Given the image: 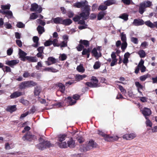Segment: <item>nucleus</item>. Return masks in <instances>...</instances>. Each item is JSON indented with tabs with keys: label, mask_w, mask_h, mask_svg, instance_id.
Masks as SVG:
<instances>
[{
	"label": "nucleus",
	"mask_w": 157,
	"mask_h": 157,
	"mask_svg": "<svg viewBox=\"0 0 157 157\" xmlns=\"http://www.w3.org/2000/svg\"><path fill=\"white\" fill-rule=\"evenodd\" d=\"M73 6L78 8H81L82 12L80 13V16L84 19H87L90 14V8L86 1L78 2L74 4Z\"/></svg>",
	"instance_id": "1"
},
{
	"label": "nucleus",
	"mask_w": 157,
	"mask_h": 157,
	"mask_svg": "<svg viewBox=\"0 0 157 157\" xmlns=\"http://www.w3.org/2000/svg\"><path fill=\"white\" fill-rule=\"evenodd\" d=\"M39 140L40 143L36 145V147L40 150H43L52 146L49 141H45L41 138H40Z\"/></svg>",
	"instance_id": "2"
},
{
	"label": "nucleus",
	"mask_w": 157,
	"mask_h": 157,
	"mask_svg": "<svg viewBox=\"0 0 157 157\" xmlns=\"http://www.w3.org/2000/svg\"><path fill=\"white\" fill-rule=\"evenodd\" d=\"M96 143L94 141L90 140L85 146L80 147V151L81 152L86 151L94 147H96Z\"/></svg>",
	"instance_id": "3"
},
{
	"label": "nucleus",
	"mask_w": 157,
	"mask_h": 157,
	"mask_svg": "<svg viewBox=\"0 0 157 157\" xmlns=\"http://www.w3.org/2000/svg\"><path fill=\"white\" fill-rule=\"evenodd\" d=\"M36 83L35 82L32 81H24L21 82L19 86V88L21 89H24L31 87L36 85Z\"/></svg>",
	"instance_id": "4"
},
{
	"label": "nucleus",
	"mask_w": 157,
	"mask_h": 157,
	"mask_svg": "<svg viewBox=\"0 0 157 157\" xmlns=\"http://www.w3.org/2000/svg\"><path fill=\"white\" fill-rule=\"evenodd\" d=\"M98 82V81L96 78L94 76H92L90 80V82H86L85 84L90 87H97L99 86Z\"/></svg>",
	"instance_id": "5"
},
{
	"label": "nucleus",
	"mask_w": 157,
	"mask_h": 157,
	"mask_svg": "<svg viewBox=\"0 0 157 157\" xmlns=\"http://www.w3.org/2000/svg\"><path fill=\"white\" fill-rule=\"evenodd\" d=\"M23 140H27L29 142L35 141L36 140V136L32 134L30 132H28L22 138Z\"/></svg>",
	"instance_id": "6"
},
{
	"label": "nucleus",
	"mask_w": 157,
	"mask_h": 157,
	"mask_svg": "<svg viewBox=\"0 0 157 157\" xmlns=\"http://www.w3.org/2000/svg\"><path fill=\"white\" fill-rule=\"evenodd\" d=\"M30 10L32 11H36L39 13H40L42 10V7L39 6L36 3H34L31 4Z\"/></svg>",
	"instance_id": "7"
},
{
	"label": "nucleus",
	"mask_w": 157,
	"mask_h": 157,
	"mask_svg": "<svg viewBox=\"0 0 157 157\" xmlns=\"http://www.w3.org/2000/svg\"><path fill=\"white\" fill-rule=\"evenodd\" d=\"M92 53L97 59H98L101 56V53L99 48H98L97 49L94 48L92 51Z\"/></svg>",
	"instance_id": "8"
},
{
	"label": "nucleus",
	"mask_w": 157,
	"mask_h": 157,
	"mask_svg": "<svg viewBox=\"0 0 157 157\" xmlns=\"http://www.w3.org/2000/svg\"><path fill=\"white\" fill-rule=\"evenodd\" d=\"M79 97L80 96L79 95L76 94L73 95V99L70 97H68L67 98L68 100V102L69 103V104L70 105L75 104L76 103V100L78 99Z\"/></svg>",
	"instance_id": "9"
},
{
	"label": "nucleus",
	"mask_w": 157,
	"mask_h": 157,
	"mask_svg": "<svg viewBox=\"0 0 157 157\" xmlns=\"http://www.w3.org/2000/svg\"><path fill=\"white\" fill-rule=\"evenodd\" d=\"M19 61L18 59H14L11 60H7L6 61V64L10 66L12 68L19 63Z\"/></svg>",
	"instance_id": "10"
},
{
	"label": "nucleus",
	"mask_w": 157,
	"mask_h": 157,
	"mask_svg": "<svg viewBox=\"0 0 157 157\" xmlns=\"http://www.w3.org/2000/svg\"><path fill=\"white\" fill-rule=\"evenodd\" d=\"M135 85L136 87L138 92L141 95L143 96V94L142 92L141 91V90H144V87L138 82H135Z\"/></svg>",
	"instance_id": "11"
},
{
	"label": "nucleus",
	"mask_w": 157,
	"mask_h": 157,
	"mask_svg": "<svg viewBox=\"0 0 157 157\" xmlns=\"http://www.w3.org/2000/svg\"><path fill=\"white\" fill-rule=\"evenodd\" d=\"M141 111L142 114L145 116V118L147 117V116H149L151 113V110L148 108L144 107Z\"/></svg>",
	"instance_id": "12"
},
{
	"label": "nucleus",
	"mask_w": 157,
	"mask_h": 157,
	"mask_svg": "<svg viewBox=\"0 0 157 157\" xmlns=\"http://www.w3.org/2000/svg\"><path fill=\"white\" fill-rule=\"evenodd\" d=\"M132 24L134 26H138L144 25V22L142 19H134Z\"/></svg>",
	"instance_id": "13"
},
{
	"label": "nucleus",
	"mask_w": 157,
	"mask_h": 157,
	"mask_svg": "<svg viewBox=\"0 0 157 157\" xmlns=\"http://www.w3.org/2000/svg\"><path fill=\"white\" fill-rule=\"evenodd\" d=\"M0 13H2L3 14H5L6 16L8 19L11 18L13 17L12 13L10 10L3 11L2 10H0Z\"/></svg>",
	"instance_id": "14"
},
{
	"label": "nucleus",
	"mask_w": 157,
	"mask_h": 157,
	"mask_svg": "<svg viewBox=\"0 0 157 157\" xmlns=\"http://www.w3.org/2000/svg\"><path fill=\"white\" fill-rule=\"evenodd\" d=\"M19 55L21 60L25 61L26 59V56L27 54L20 48L19 49Z\"/></svg>",
	"instance_id": "15"
},
{
	"label": "nucleus",
	"mask_w": 157,
	"mask_h": 157,
	"mask_svg": "<svg viewBox=\"0 0 157 157\" xmlns=\"http://www.w3.org/2000/svg\"><path fill=\"white\" fill-rule=\"evenodd\" d=\"M112 61L110 63L111 67L117 64V59L116 58V55L115 52H113L111 54Z\"/></svg>",
	"instance_id": "16"
},
{
	"label": "nucleus",
	"mask_w": 157,
	"mask_h": 157,
	"mask_svg": "<svg viewBox=\"0 0 157 157\" xmlns=\"http://www.w3.org/2000/svg\"><path fill=\"white\" fill-rule=\"evenodd\" d=\"M136 136V135L135 133H131L130 134H126L123 136V138L127 140H131Z\"/></svg>",
	"instance_id": "17"
},
{
	"label": "nucleus",
	"mask_w": 157,
	"mask_h": 157,
	"mask_svg": "<svg viewBox=\"0 0 157 157\" xmlns=\"http://www.w3.org/2000/svg\"><path fill=\"white\" fill-rule=\"evenodd\" d=\"M72 22V21L69 18L65 19H63L62 24L65 26H68L70 25Z\"/></svg>",
	"instance_id": "18"
},
{
	"label": "nucleus",
	"mask_w": 157,
	"mask_h": 157,
	"mask_svg": "<svg viewBox=\"0 0 157 157\" xmlns=\"http://www.w3.org/2000/svg\"><path fill=\"white\" fill-rule=\"evenodd\" d=\"M67 147L71 148L74 147L75 146V142L72 138L70 139L67 142Z\"/></svg>",
	"instance_id": "19"
},
{
	"label": "nucleus",
	"mask_w": 157,
	"mask_h": 157,
	"mask_svg": "<svg viewBox=\"0 0 157 157\" xmlns=\"http://www.w3.org/2000/svg\"><path fill=\"white\" fill-rule=\"evenodd\" d=\"M144 61L141 59L139 63V66H140V70L141 72H144L145 71L146 67L144 65Z\"/></svg>",
	"instance_id": "20"
},
{
	"label": "nucleus",
	"mask_w": 157,
	"mask_h": 157,
	"mask_svg": "<svg viewBox=\"0 0 157 157\" xmlns=\"http://www.w3.org/2000/svg\"><path fill=\"white\" fill-rule=\"evenodd\" d=\"M106 140L107 141H111L113 140H117L119 137L117 136H110L108 135V136H107Z\"/></svg>",
	"instance_id": "21"
},
{
	"label": "nucleus",
	"mask_w": 157,
	"mask_h": 157,
	"mask_svg": "<svg viewBox=\"0 0 157 157\" xmlns=\"http://www.w3.org/2000/svg\"><path fill=\"white\" fill-rule=\"evenodd\" d=\"M63 18L61 17H57L55 18H52L54 23L56 24H61L62 23Z\"/></svg>",
	"instance_id": "22"
},
{
	"label": "nucleus",
	"mask_w": 157,
	"mask_h": 157,
	"mask_svg": "<svg viewBox=\"0 0 157 157\" xmlns=\"http://www.w3.org/2000/svg\"><path fill=\"white\" fill-rule=\"evenodd\" d=\"M21 95H22V93L21 92H20L16 91L12 94L10 95V97L11 98H14L18 97Z\"/></svg>",
	"instance_id": "23"
},
{
	"label": "nucleus",
	"mask_w": 157,
	"mask_h": 157,
	"mask_svg": "<svg viewBox=\"0 0 157 157\" xmlns=\"http://www.w3.org/2000/svg\"><path fill=\"white\" fill-rule=\"evenodd\" d=\"M146 8L144 6V4L142 3H141L139 5V11L140 14H142L145 11Z\"/></svg>",
	"instance_id": "24"
},
{
	"label": "nucleus",
	"mask_w": 157,
	"mask_h": 157,
	"mask_svg": "<svg viewBox=\"0 0 157 157\" xmlns=\"http://www.w3.org/2000/svg\"><path fill=\"white\" fill-rule=\"evenodd\" d=\"M56 86L59 88V90L62 93H63L65 90V86L64 85L61 83H58Z\"/></svg>",
	"instance_id": "25"
},
{
	"label": "nucleus",
	"mask_w": 157,
	"mask_h": 157,
	"mask_svg": "<svg viewBox=\"0 0 157 157\" xmlns=\"http://www.w3.org/2000/svg\"><path fill=\"white\" fill-rule=\"evenodd\" d=\"M43 71L52 72H56L58 71V70L52 67H48L44 68L43 69Z\"/></svg>",
	"instance_id": "26"
},
{
	"label": "nucleus",
	"mask_w": 157,
	"mask_h": 157,
	"mask_svg": "<svg viewBox=\"0 0 157 157\" xmlns=\"http://www.w3.org/2000/svg\"><path fill=\"white\" fill-rule=\"evenodd\" d=\"M26 59L29 62H36L37 61V59L36 57L26 56Z\"/></svg>",
	"instance_id": "27"
},
{
	"label": "nucleus",
	"mask_w": 157,
	"mask_h": 157,
	"mask_svg": "<svg viewBox=\"0 0 157 157\" xmlns=\"http://www.w3.org/2000/svg\"><path fill=\"white\" fill-rule=\"evenodd\" d=\"M116 2L115 0H107L104 2V4L107 6L115 4Z\"/></svg>",
	"instance_id": "28"
},
{
	"label": "nucleus",
	"mask_w": 157,
	"mask_h": 157,
	"mask_svg": "<svg viewBox=\"0 0 157 157\" xmlns=\"http://www.w3.org/2000/svg\"><path fill=\"white\" fill-rule=\"evenodd\" d=\"M15 105L8 106L6 109V110L10 112H13L16 110Z\"/></svg>",
	"instance_id": "29"
},
{
	"label": "nucleus",
	"mask_w": 157,
	"mask_h": 157,
	"mask_svg": "<svg viewBox=\"0 0 157 157\" xmlns=\"http://www.w3.org/2000/svg\"><path fill=\"white\" fill-rule=\"evenodd\" d=\"M57 144L61 148H65L67 147V143L65 141L58 142Z\"/></svg>",
	"instance_id": "30"
},
{
	"label": "nucleus",
	"mask_w": 157,
	"mask_h": 157,
	"mask_svg": "<svg viewBox=\"0 0 157 157\" xmlns=\"http://www.w3.org/2000/svg\"><path fill=\"white\" fill-rule=\"evenodd\" d=\"M33 42L35 43L34 44H33L32 45V46L36 48L37 47L38 45V41L39 40V38L36 36H35L33 37Z\"/></svg>",
	"instance_id": "31"
},
{
	"label": "nucleus",
	"mask_w": 157,
	"mask_h": 157,
	"mask_svg": "<svg viewBox=\"0 0 157 157\" xmlns=\"http://www.w3.org/2000/svg\"><path fill=\"white\" fill-rule=\"evenodd\" d=\"M105 14V12L103 11L100 12L98 15V19L99 20H101Z\"/></svg>",
	"instance_id": "32"
},
{
	"label": "nucleus",
	"mask_w": 157,
	"mask_h": 157,
	"mask_svg": "<svg viewBox=\"0 0 157 157\" xmlns=\"http://www.w3.org/2000/svg\"><path fill=\"white\" fill-rule=\"evenodd\" d=\"M67 136L65 135H59L58 136V140L60 142H62L65 140Z\"/></svg>",
	"instance_id": "33"
},
{
	"label": "nucleus",
	"mask_w": 157,
	"mask_h": 157,
	"mask_svg": "<svg viewBox=\"0 0 157 157\" xmlns=\"http://www.w3.org/2000/svg\"><path fill=\"white\" fill-rule=\"evenodd\" d=\"M41 91V89L40 87L36 86L35 88L34 93L35 95H39Z\"/></svg>",
	"instance_id": "34"
},
{
	"label": "nucleus",
	"mask_w": 157,
	"mask_h": 157,
	"mask_svg": "<svg viewBox=\"0 0 157 157\" xmlns=\"http://www.w3.org/2000/svg\"><path fill=\"white\" fill-rule=\"evenodd\" d=\"M144 24H145L147 26L151 28H153L155 27V25L154 24L152 23L150 21H145L144 22Z\"/></svg>",
	"instance_id": "35"
},
{
	"label": "nucleus",
	"mask_w": 157,
	"mask_h": 157,
	"mask_svg": "<svg viewBox=\"0 0 157 157\" xmlns=\"http://www.w3.org/2000/svg\"><path fill=\"white\" fill-rule=\"evenodd\" d=\"M79 43L82 44L84 45L86 47L89 46V42L86 40H81L79 41Z\"/></svg>",
	"instance_id": "36"
},
{
	"label": "nucleus",
	"mask_w": 157,
	"mask_h": 157,
	"mask_svg": "<svg viewBox=\"0 0 157 157\" xmlns=\"http://www.w3.org/2000/svg\"><path fill=\"white\" fill-rule=\"evenodd\" d=\"M150 76L151 75L149 74H146L141 76L140 78V79L141 81H145L147 78L150 77Z\"/></svg>",
	"instance_id": "37"
},
{
	"label": "nucleus",
	"mask_w": 157,
	"mask_h": 157,
	"mask_svg": "<svg viewBox=\"0 0 157 157\" xmlns=\"http://www.w3.org/2000/svg\"><path fill=\"white\" fill-rule=\"evenodd\" d=\"M37 30L40 34H41L44 31V28L40 25H39L37 27Z\"/></svg>",
	"instance_id": "38"
},
{
	"label": "nucleus",
	"mask_w": 157,
	"mask_h": 157,
	"mask_svg": "<svg viewBox=\"0 0 157 157\" xmlns=\"http://www.w3.org/2000/svg\"><path fill=\"white\" fill-rule=\"evenodd\" d=\"M13 147V146L9 143H6L5 144V149L7 150H10Z\"/></svg>",
	"instance_id": "39"
},
{
	"label": "nucleus",
	"mask_w": 157,
	"mask_h": 157,
	"mask_svg": "<svg viewBox=\"0 0 157 157\" xmlns=\"http://www.w3.org/2000/svg\"><path fill=\"white\" fill-rule=\"evenodd\" d=\"M10 4H8L6 5H2L1 8L2 9L1 10L5 11V10H9L10 7Z\"/></svg>",
	"instance_id": "40"
},
{
	"label": "nucleus",
	"mask_w": 157,
	"mask_h": 157,
	"mask_svg": "<svg viewBox=\"0 0 157 157\" xmlns=\"http://www.w3.org/2000/svg\"><path fill=\"white\" fill-rule=\"evenodd\" d=\"M142 3L144 6L145 8L149 7L152 5L151 2L150 1H146Z\"/></svg>",
	"instance_id": "41"
},
{
	"label": "nucleus",
	"mask_w": 157,
	"mask_h": 157,
	"mask_svg": "<svg viewBox=\"0 0 157 157\" xmlns=\"http://www.w3.org/2000/svg\"><path fill=\"white\" fill-rule=\"evenodd\" d=\"M86 77V75H77L76 76V79L77 80L80 81L82 80Z\"/></svg>",
	"instance_id": "42"
},
{
	"label": "nucleus",
	"mask_w": 157,
	"mask_h": 157,
	"mask_svg": "<svg viewBox=\"0 0 157 157\" xmlns=\"http://www.w3.org/2000/svg\"><path fill=\"white\" fill-rule=\"evenodd\" d=\"M82 18V19L86 20V19H84L82 17L80 16V13L79 15H77L73 18V19L75 21H78Z\"/></svg>",
	"instance_id": "43"
},
{
	"label": "nucleus",
	"mask_w": 157,
	"mask_h": 157,
	"mask_svg": "<svg viewBox=\"0 0 157 157\" xmlns=\"http://www.w3.org/2000/svg\"><path fill=\"white\" fill-rule=\"evenodd\" d=\"M128 15L126 13H123L119 16V17L120 18L123 19L124 20L126 21L128 20Z\"/></svg>",
	"instance_id": "44"
},
{
	"label": "nucleus",
	"mask_w": 157,
	"mask_h": 157,
	"mask_svg": "<svg viewBox=\"0 0 157 157\" xmlns=\"http://www.w3.org/2000/svg\"><path fill=\"white\" fill-rule=\"evenodd\" d=\"M138 54L141 58H144L146 56L145 52L143 50H140L138 52Z\"/></svg>",
	"instance_id": "45"
},
{
	"label": "nucleus",
	"mask_w": 157,
	"mask_h": 157,
	"mask_svg": "<svg viewBox=\"0 0 157 157\" xmlns=\"http://www.w3.org/2000/svg\"><path fill=\"white\" fill-rule=\"evenodd\" d=\"M52 44H53L54 47H59L60 44L58 43V40L56 39H54L53 40H52Z\"/></svg>",
	"instance_id": "46"
},
{
	"label": "nucleus",
	"mask_w": 157,
	"mask_h": 157,
	"mask_svg": "<svg viewBox=\"0 0 157 157\" xmlns=\"http://www.w3.org/2000/svg\"><path fill=\"white\" fill-rule=\"evenodd\" d=\"M38 17V15L36 13H32L30 15V19L31 20L35 19Z\"/></svg>",
	"instance_id": "47"
},
{
	"label": "nucleus",
	"mask_w": 157,
	"mask_h": 157,
	"mask_svg": "<svg viewBox=\"0 0 157 157\" xmlns=\"http://www.w3.org/2000/svg\"><path fill=\"white\" fill-rule=\"evenodd\" d=\"M120 36H121V40L122 42H126V35L124 34L123 33H121Z\"/></svg>",
	"instance_id": "48"
},
{
	"label": "nucleus",
	"mask_w": 157,
	"mask_h": 157,
	"mask_svg": "<svg viewBox=\"0 0 157 157\" xmlns=\"http://www.w3.org/2000/svg\"><path fill=\"white\" fill-rule=\"evenodd\" d=\"M127 46V44L126 42H123L121 44V48L123 52H124L125 49L126 48Z\"/></svg>",
	"instance_id": "49"
},
{
	"label": "nucleus",
	"mask_w": 157,
	"mask_h": 157,
	"mask_svg": "<svg viewBox=\"0 0 157 157\" xmlns=\"http://www.w3.org/2000/svg\"><path fill=\"white\" fill-rule=\"evenodd\" d=\"M107 8V6L105 4L100 5L98 8V10H104Z\"/></svg>",
	"instance_id": "50"
},
{
	"label": "nucleus",
	"mask_w": 157,
	"mask_h": 157,
	"mask_svg": "<svg viewBox=\"0 0 157 157\" xmlns=\"http://www.w3.org/2000/svg\"><path fill=\"white\" fill-rule=\"evenodd\" d=\"M145 118L146 119V123L147 126H149L150 127H151L152 126V123L151 121L147 117H146Z\"/></svg>",
	"instance_id": "51"
},
{
	"label": "nucleus",
	"mask_w": 157,
	"mask_h": 157,
	"mask_svg": "<svg viewBox=\"0 0 157 157\" xmlns=\"http://www.w3.org/2000/svg\"><path fill=\"white\" fill-rule=\"evenodd\" d=\"M75 138L80 143H82L84 140L83 138L80 135L76 136Z\"/></svg>",
	"instance_id": "52"
},
{
	"label": "nucleus",
	"mask_w": 157,
	"mask_h": 157,
	"mask_svg": "<svg viewBox=\"0 0 157 157\" xmlns=\"http://www.w3.org/2000/svg\"><path fill=\"white\" fill-rule=\"evenodd\" d=\"M2 69L4 72H10L11 71V69L10 67L7 66H4V67L2 68Z\"/></svg>",
	"instance_id": "53"
},
{
	"label": "nucleus",
	"mask_w": 157,
	"mask_h": 157,
	"mask_svg": "<svg viewBox=\"0 0 157 157\" xmlns=\"http://www.w3.org/2000/svg\"><path fill=\"white\" fill-rule=\"evenodd\" d=\"M100 63L99 61H97L94 65V69H98L100 67Z\"/></svg>",
	"instance_id": "54"
},
{
	"label": "nucleus",
	"mask_w": 157,
	"mask_h": 157,
	"mask_svg": "<svg viewBox=\"0 0 157 157\" xmlns=\"http://www.w3.org/2000/svg\"><path fill=\"white\" fill-rule=\"evenodd\" d=\"M48 60L52 63V64H54L56 62V59L52 57H49Z\"/></svg>",
	"instance_id": "55"
},
{
	"label": "nucleus",
	"mask_w": 157,
	"mask_h": 157,
	"mask_svg": "<svg viewBox=\"0 0 157 157\" xmlns=\"http://www.w3.org/2000/svg\"><path fill=\"white\" fill-rule=\"evenodd\" d=\"M90 51V50L89 48L87 49H84L82 52V55H85L87 54V53H89Z\"/></svg>",
	"instance_id": "56"
},
{
	"label": "nucleus",
	"mask_w": 157,
	"mask_h": 157,
	"mask_svg": "<svg viewBox=\"0 0 157 157\" xmlns=\"http://www.w3.org/2000/svg\"><path fill=\"white\" fill-rule=\"evenodd\" d=\"M67 58L66 55L64 54H61L59 56V59L62 60L63 61L65 60Z\"/></svg>",
	"instance_id": "57"
},
{
	"label": "nucleus",
	"mask_w": 157,
	"mask_h": 157,
	"mask_svg": "<svg viewBox=\"0 0 157 157\" xmlns=\"http://www.w3.org/2000/svg\"><path fill=\"white\" fill-rule=\"evenodd\" d=\"M4 26L7 29H11L12 27L11 24L8 22L5 23Z\"/></svg>",
	"instance_id": "58"
},
{
	"label": "nucleus",
	"mask_w": 157,
	"mask_h": 157,
	"mask_svg": "<svg viewBox=\"0 0 157 157\" xmlns=\"http://www.w3.org/2000/svg\"><path fill=\"white\" fill-rule=\"evenodd\" d=\"M98 134L99 135L101 136H102L104 137V139L105 140H106V139L107 137V136H108V135H107L105 134L103 132H102L101 131H99L98 132Z\"/></svg>",
	"instance_id": "59"
},
{
	"label": "nucleus",
	"mask_w": 157,
	"mask_h": 157,
	"mask_svg": "<svg viewBox=\"0 0 157 157\" xmlns=\"http://www.w3.org/2000/svg\"><path fill=\"white\" fill-rule=\"evenodd\" d=\"M16 25L19 28H23L25 26V25L21 22H17Z\"/></svg>",
	"instance_id": "60"
},
{
	"label": "nucleus",
	"mask_w": 157,
	"mask_h": 157,
	"mask_svg": "<svg viewBox=\"0 0 157 157\" xmlns=\"http://www.w3.org/2000/svg\"><path fill=\"white\" fill-rule=\"evenodd\" d=\"M77 70L80 72H83L84 71L83 67L81 65L78 66L77 67Z\"/></svg>",
	"instance_id": "61"
},
{
	"label": "nucleus",
	"mask_w": 157,
	"mask_h": 157,
	"mask_svg": "<svg viewBox=\"0 0 157 157\" xmlns=\"http://www.w3.org/2000/svg\"><path fill=\"white\" fill-rule=\"evenodd\" d=\"M67 42L66 41H62L60 44V46L61 48L62 47H66L67 46Z\"/></svg>",
	"instance_id": "62"
},
{
	"label": "nucleus",
	"mask_w": 157,
	"mask_h": 157,
	"mask_svg": "<svg viewBox=\"0 0 157 157\" xmlns=\"http://www.w3.org/2000/svg\"><path fill=\"white\" fill-rule=\"evenodd\" d=\"M36 21L38 24L41 25H42L44 26L45 24V22L40 19H37L36 20Z\"/></svg>",
	"instance_id": "63"
},
{
	"label": "nucleus",
	"mask_w": 157,
	"mask_h": 157,
	"mask_svg": "<svg viewBox=\"0 0 157 157\" xmlns=\"http://www.w3.org/2000/svg\"><path fill=\"white\" fill-rule=\"evenodd\" d=\"M131 41L132 42L135 44H137L138 43V39L136 37H132L131 38Z\"/></svg>",
	"instance_id": "64"
}]
</instances>
